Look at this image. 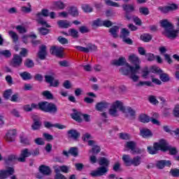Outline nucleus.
Instances as JSON below:
<instances>
[{"label":"nucleus","instance_id":"8fccbe9b","mask_svg":"<svg viewBox=\"0 0 179 179\" xmlns=\"http://www.w3.org/2000/svg\"><path fill=\"white\" fill-rule=\"evenodd\" d=\"M127 113L130 115V120H135L136 113L135 112V110L134 109H132V108H128Z\"/></svg>","mask_w":179,"mask_h":179},{"label":"nucleus","instance_id":"680f3d73","mask_svg":"<svg viewBox=\"0 0 179 179\" xmlns=\"http://www.w3.org/2000/svg\"><path fill=\"white\" fill-rule=\"evenodd\" d=\"M57 40L59 43H60V44H68V43H69V41H68L66 38H64L62 36H59L57 38Z\"/></svg>","mask_w":179,"mask_h":179},{"label":"nucleus","instance_id":"6e6d98bb","mask_svg":"<svg viewBox=\"0 0 179 179\" xmlns=\"http://www.w3.org/2000/svg\"><path fill=\"white\" fill-rule=\"evenodd\" d=\"M1 55H3V57H5V58H10V57H12V53L10 52V50H1Z\"/></svg>","mask_w":179,"mask_h":179},{"label":"nucleus","instance_id":"412c9836","mask_svg":"<svg viewBox=\"0 0 179 179\" xmlns=\"http://www.w3.org/2000/svg\"><path fill=\"white\" fill-rule=\"evenodd\" d=\"M47 57V46L42 45L39 47V51L38 52V57L39 59H45Z\"/></svg>","mask_w":179,"mask_h":179},{"label":"nucleus","instance_id":"6e6552de","mask_svg":"<svg viewBox=\"0 0 179 179\" xmlns=\"http://www.w3.org/2000/svg\"><path fill=\"white\" fill-rule=\"evenodd\" d=\"M164 139L162 138L158 142L154 143L152 147H148V153L150 155H157L159 150L163 152Z\"/></svg>","mask_w":179,"mask_h":179},{"label":"nucleus","instance_id":"aec40b11","mask_svg":"<svg viewBox=\"0 0 179 179\" xmlns=\"http://www.w3.org/2000/svg\"><path fill=\"white\" fill-rule=\"evenodd\" d=\"M108 107H110V103L106 101L99 102L95 106V108L97 111H104V110H106Z\"/></svg>","mask_w":179,"mask_h":179},{"label":"nucleus","instance_id":"cd10ccee","mask_svg":"<svg viewBox=\"0 0 179 179\" xmlns=\"http://www.w3.org/2000/svg\"><path fill=\"white\" fill-rule=\"evenodd\" d=\"M138 121L143 124H148V122H150V117L145 113H141L138 115Z\"/></svg>","mask_w":179,"mask_h":179},{"label":"nucleus","instance_id":"6ab92c4d","mask_svg":"<svg viewBox=\"0 0 179 179\" xmlns=\"http://www.w3.org/2000/svg\"><path fill=\"white\" fill-rule=\"evenodd\" d=\"M68 138L70 139H73L74 141H78L80 138V133L76 129H71L67 131Z\"/></svg>","mask_w":179,"mask_h":179},{"label":"nucleus","instance_id":"473e14b6","mask_svg":"<svg viewBox=\"0 0 179 179\" xmlns=\"http://www.w3.org/2000/svg\"><path fill=\"white\" fill-rule=\"evenodd\" d=\"M69 153L73 157H78V156H79V150L77 147H71L69 150Z\"/></svg>","mask_w":179,"mask_h":179},{"label":"nucleus","instance_id":"0e129e2a","mask_svg":"<svg viewBox=\"0 0 179 179\" xmlns=\"http://www.w3.org/2000/svg\"><path fill=\"white\" fill-rule=\"evenodd\" d=\"M55 5L59 9H61V10L65 9V4H64V2H62V1H56L55 3Z\"/></svg>","mask_w":179,"mask_h":179},{"label":"nucleus","instance_id":"c9c22d12","mask_svg":"<svg viewBox=\"0 0 179 179\" xmlns=\"http://www.w3.org/2000/svg\"><path fill=\"white\" fill-rule=\"evenodd\" d=\"M129 34H130L129 30H128L126 28H122L120 31V37L123 40L124 38H127V37H129Z\"/></svg>","mask_w":179,"mask_h":179},{"label":"nucleus","instance_id":"f8f14e48","mask_svg":"<svg viewBox=\"0 0 179 179\" xmlns=\"http://www.w3.org/2000/svg\"><path fill=\"white\" fill-rule=\"evenodd\" d=\"M162 152H169V155L174 156L178 153V150L176 147L171 146L167 141L164 139V148H162Z\"/></svg>","mask_w":179,"mask_h":179},{"label":"nucleus","instance_id":"dca6fc26","mask_svg":"<svg viewBox=\"0 0 179 179\" xmlns=\"http://www.w3.org/2000/svg\"><path fill=\"white\" fill-rule=\"evenodd\" d=\"M31 156V152L29 148H24L21 150L20 157L17 158V161L20 163H24L26 162L27 157H30Z\"/></svg>","mask_w":179,"mask_h":179},{"label":"nucleus","instance_id":"a19ab883","mask_svg":"<svg viewBox=\"0 0 179 179\" xmlns=\"http://www.w3.org/2000/svg\"><path fill=\"white\" fill-rule=\"evenodd\" d=\"M81 8L83 10H84V12H85L86 13H90L93 12V8H92L89 4H82Z\"/></svg>","mask_w":179,"mask_h":179},{"label":"nucleus","instance_id":"c03bdc74","mask_svg":"<svg viewBox=\"0 0 179 179\" xmlns=\"http://www.w3.org/2000/svg\"><path fill=\"white\" fill-rule=\"evenodd\" d=\"M8 34H9L10 37H11V38L13 39V41H14V43H16L17 41V40H19V36H17V34H16V32H15L13 31H9Z\"/></svg>","mask_w":179,"mask_h":179},{"label":"nucleus","instance_id":"49530a36","mask_svg":"<svg viewBox=\"0 0 179 179\" xmlns=\"http://www.w3.org/2000/svg\"><path fill=\"white\" fill-rule=\"evenodd\" d=\"M101 150V148H100V146L95 145H93L92 150H90V153H94V155H97L98 153H100Z\"/></svg>","mask_w":179,"mask_h":179},{"label":"nucleus","instance_id":"39448f33","mask_svg":"<svg viewBox=\"0 0 179 179\" xmlns=\"http://www.w3.org/2000/svg\"><path fill=\"white\" fill-rule=\"evenodd\" d=\"M38 110H41V111H44L45 113H50V114H57L58 107L54 103L43 101L38 103Z\"/></svg>","mask_w":179,"mask_h":179},{"label":"nucleus","instance_id":"774afa93","mask_svg":"<svg viewBox=\"0 0 179 179\" xmlns=\"http://www.w3.org/2000/svg\"><path fill=\"white\" fill-rule=\"evenodd\" d=\"M34 142L36 145H45V142L43 140V138H37L34 140Z\"/></svg>","mask_w":179,"mask_h":179},{"label":"nucleus","instance_id":"de8ad7c7","mask_svg":"<svg viewBox=\"0 0 179 179\" xmlns=\"http://www.w3.org/2000/svg\"><path fill=\"white\" fill-rule=\"evenodd\" d=\"M28 6H22L21 7V12H22V13H30L31 12V5L30 4V3H28Z\"/></svg>","mask_w":179,"mask_h":179},{"label":"nucleus","instance_id":"bf43d9fd","mask_svg":"<svg viewBox=\"0 0 179 179\" xmlns=\"http://www.w3.org/2000/svg\"><path fill=\"white\" fill-rule=\"evenodd\" d=\"M152 86V82L150 81H140L136 86Z\"/></svg>","mask_w":179,"mask_h":179},{"label":"nucleus","instance_id":"4c0bfd02","mask_svg":"<svg viewBox=\"0 0 179 179\" xmlns=\"http://www.w3.org/2000/svg\"><path fill=\"white\" fill-rule=\"evenodd\" d=\"M122 159L125 166H131V162L132 159H131V156H129V155H123Z\"/></svg>","mask_w":179,"mask_h":179},{"label":"nucleus","instance_id":"864d4df0","mask_svg":"<svg viewBox=\"0 0 179 179\" xmlns=\"http://www.w3.org/2000/svg\"><path fill=\"white\" fill-rule=\"evenodd\" d=\"M15 29L20 34H23L27 32V29H26V28L22 25L17 26Z\"/></svg>","mask_w":179,"mask_h":179},{"label":"nucleus","instance_id":"37998d69","mask_svg":"<svg viewBox=\"0 0 179 179\" xmlns=\"http://www.w3.org/2000/svg\"><path fill=\"white\" fill-rule=\"evenodd\" d=\"M101 26H103V21H101V19L98 18L92 21V27H100Z\"/></svg>","mask_w":179,"mask_h":179},{"label":"nucleus","instance_id":"0eeeda50","mask_svg":"<svg viewBox=\"0 0 179 179\" xmlns=\"http://www.w3.org/2000/svg\"><path fill=\"white\" fill-rule=\"evenodd\" d=\"M50 11L48 10V9H42L41 12L38 13L36 14V22L39 24H42V26H45V27H51V26H50L47 22L45 20H44V19L43 18V16L44 17H48V16H50Z\"/></svg>","mask_w":179,"mask_h":179},{"label":"nucleus","instance_id":"338daca9","mask_svg":"<svg viewBox=\"0 0 179 179\" xmlns=\"http://www.w3.org/2000/svg\"><path fill=\"white\" fill-rule=\"evenodd\" d=\"M102 26H104L105 27H111L113 26V22L108 20L102 21Z\"/></svg>","mask_w":179,"mask_h":179},{"label":"nucleus","instance_id":"ea45409f","mask_svg":"<svg viewBox=\"0 0 179 179\" xmlns=\"http://www.w3.org/2000/svg\"><path fill=\"white\" fill-rule=\"evenodd\" d=\"M20 142L22 145H24V146L30 145V141H29V138L24 136H20Z\"/></svg>","mask_w":179,"mask_h":179},{"label":"nucleus","instance_id":"9d476101","mask_svg":"<svg viewBox=\"0 0 179 179\" xmlns=\"http://www.w3.org/2000/svg\"><path fill=\"white\" fill-rule=\"evenodd\" d=\"M125 148L131 150V155H141L142 150L136 148V143L135 141H127Z\"/></svg>","mask_w":179,"mask_h":179},{"label":"nucleus","instance_id":"3c124183","mask_svg":"<svg viewBox=\"0 0 179 179\" xmlns=\"http://www.w3.org/2000/svg\"><path fill=\"white\" fill-rule=\"evenodd\" d=\"M139 13L141 15H144L145 16H147V15H149V13H150V12L149 11V8H148V7L139 8Z\"/></svg>","mask_w":179,"mask_h":179},{"label":"nucleus","instance_id":"09e8293b","mask_svg":"<svg viewBox=\"0 0 179 179\" xmlns=\"http://www.w3.org/2000/svg\"><path fill=\"white\" fill-rule=\"evenodd\" d=\"M38 31H39V34L41 36H47L48 33H50V29L44 27L38 28Z\"/></svg>","mask_w":179,"mask_h":179},{"label":"nucleus","instance_id":"58836bf2","mask_svg":"<svg viewBox=\"0 0 179 179\" xmlns=\"http://www.w3.org/2000/svg\"><path fill=\"white\" fill-rule=\"evenodd\" d=\"M69 35L73 37V38H79V32L75 29H69Z\"/></svg>","mask_w":179,"mask_h":179},{"label":"nucleus","instance_id":"f257e3e1","mask_svg":"<svg viewBox=\"0 0 179 179\" xmlns=\"http://www.w3.org/2000/svg\"><path fill=\"white\" fill-rule=\"evenodd\" d=\"M129 62L133 66H130L128 63L127 64V69L125 68H120V72L122 73V75H124V76H128L129 75V78L133 80V82H138L139 80V76H138L136 74L139 73V69H141V59L139 57L135 55L131 54L129 56Z\"/></svg>","mask_w":179,"mask_h":179},{"label":"nucleus","instance_id":"f03ea898","mask_svg":"<svg viewBox=\"0 0 179 179\" xmlns=\"http://www.w3.org/2000/svg\"><path fill=\"white\" fill-rule=\"evenodd\" d=\"M17 156L15 154H11L3 159L6 169L0 170V179H6L15 174V167L12 165L15 163V160H17Z\"/></svg>","mask_w":179,"mask_h":179},{"label":"nucleus","instance_id":"69168bd1","mask_svg":"<svg viewBox=\"0 0 179 179\" xmlns=\"http://www.w3.org/2000/svg\"><path fill=\"white\" fill-rule=\"evenodd\" d=\"M145 57L149 62L155 61V55L152 53H146Z\"/></svg>","mask_w":179,"mask_h":179},{"label":"nucleus","instance_id":"4468645a","mask_svg":"<svg viewBox=\"0 0 179 179\" xmlns=\"http://www.w3.org/2000/svg\"><path fill=\"white\" fill-rule=\"evenodd\" d=\"M178 6L176 3H172L169 6H159L158 10H160L162 13H169V12H173V10H177Z\"/></svg>","mask_w":179,"mask_h":179},{"label":"nucleus","instance_id":"20e7f679","mask_svg":"<svg viewBox=\"0 0 179 179\" xmlns=\"http://www.w3.org/2000/svg\"><path fill=\"white\" fill-rule=\"evenodd\" d=\"M161 27L165 30V36L170 40H175L178 37L179 30L174 29V25L168 20H162L159 22Z\"/></svg>","mask_w":179,"mask_h":179},{"label":"nucleus","instance_id":"72a5a7b5","mask_svg":"<svg viewBox=\"0 0 179 179\" xmlns=\"http://www.w3.org/2000/svg\"><path fill=\"white\" fill-rule=\"evenodd\" d=\"M159 79L164 83L170 82L171 80L170 76L163 72L159 74Z\"/></svg>","mask_w":179,"mask_h":179},{"label":"nucleus","instance_id":"2eb2a0df","mask_svg":"<svg viewBox=\"0 0 179 179\" xmlns=\"http://www.w3.org/2000/svg\"><path fill=\"white\" fill-rule=\"evenodd\" d=\"M50 52L52 55H55L58 58H62L64 57V48L52 46L50 49Z\"/></svg>","mask_w":179,"mask_h":179},{"label":"nucleus","instance_id":"1a4fd4ad","mask_svg":"<svg viewBox=\"0 0 179 179\" xmlns=\"http://www.w3.org/2000/svg\"><path fill=\"white\" fill-rule=\"evenodd\" d=\"M75 48L78 50V51H80L81 52H86V53L92 52L93 51H97V46L92 43H89L87 45L86 48L76 45Z\"/></svg>","mask_w":179,"mask_h":179},{"label":"nucleus","instance_id":"79ce46f5","mask_svg":"<svg viewBox=\"0 0 179 179\" xmlns=\"http://www.w3.org/2000/svg\"><path fill=\"white\" fill-rule=\"evenodd\" d=\"M43 97H45L48 100H54V95L48 90L42 92Z\"/></svg>","mask_w":179,"mask_h":179},{"label":"nucleus","instance_id":"c85d7f7f","mask_svg":"<svg viewBox=\"0 0 179 179\" xmlns=\"http://www.w3.org/2000/svg\"><path fill=\"white\" fill-rule=\"evenodd\" d=\"M142 163V157L141 156H136L131 159L130 166H134V167H138Z\"/></svg>","mask_w":179,"mask_h":179},{"label":"nucleus","instance_id":"a211bd4d","mask_svg":"<svg viewBox=\"0 0 179 179\" xmlns=\"http://www.w3.org/2000/svg\"><path fill=\"white\" fill-rule=\"evenodd\" d=\"M32 120L34 121L33 124L31 126V128L33 131H38L41 128V120H40V117L36 115H34L32 117Z\"/></svg>","mask_w":179,"mask_h":179},{"label":"nucleus","instance_id":"4d7b16f0","mask_svg":"<svg viewBox=\"0 0 179 179\" xmlns=\"http://www.w3.org/2000/svg\"><path fill=\"white\" fill-rule=\"evenodd\" d=\"M79 31L82 34H85V33H89L90 31V29L86 26H81L79 27Z\"/></svg>","mask_w":179,"mask_h":179},{"label":"nucleus","instance_id":"e433bc0d","mask_svg":"<svg viewBox=\"0 0 179 179\" xmlns=\"http://www.w3.org/2000/svg\"><path fill=\"white\" fill-rule=\"evenodd\" d=\"M20 76L22 77L23 80H30L33 76H31V74L27 71H24L22 73H20Z\"/></svg>","mask_w":179,"mask_h":179},{"label":"nucleus","instance_id":"603ef678","mask_svg":"<svg viewBox=\"0 0 179 179\" xmlns=\"http://www.w3.org/2000/svg\"><path fill=\"white\" fill-rule=\"evenodd\" d=\"M13 92L11 89L7 90L3 93V97L6 100H9L10 99V96H12V94Z\"/></svg>","mask_w":179,"mask_h":179},{"label":"nucleus","instance_id":"ddd939ff","mask_svg":"<svg viewBox=\"0 0 179 179\" xmlns=\"http://www.w3.org/2000/svg\"><path fill=\"white\" fill-rule=\"evenodd\" d=\"M23 62V58L22 56L19 55H15L10 62V65L13 66V68H20L22 66V64Z\"/></svg>","mask_w":179,"mask_h":179},{"label":"nucleus","instance_id":"423d86ee","mask_svg":"<svg viewBox=\"0 0 179 179\" xmlns=\"http://www.w3.org/2000/svg\"><path fill=\"white\" fill-rule=\"evenodd\" d=\"M117 108H119L120 111H122V113H125V106H124V103L121 102V101H116L113 103L109 109L110 115L112 117H118V110H117Z\"/></svg>","mask_w":179,"mask_h":179},{"label":"nucleus","instance_id":"5fc2aeb1","mask_svg":"<svg viewBox=\"0 0 179 179\" xmlns=\"http://www.w3.org/2000/svg\"><path fill=\"white\" fill-rule=\"evenodd\" d=\"M105 3L108 6H115V8H120V4H118V3L111 1V0H105Z\"/></svg>","mask_w":179,"mask_h":179},{"label":"nucleus","instance_id":"13d9d810","mask_svg":"<svg viewBox=\"0 0 179 179\" xmlns=\"http://www.w3.org/2000/svg\"><path fill=\"white\" fill-rule=\"evenodd\" d=\"M173 114L174 115V117H176V118H179V104L176 105L173 110Z\"/></svg>","mask_w":179,"mask_h":179},{"label":"nucleus","instance_id":"7c9ffc66","mask_svg":"<svg viewBox=\"0 0 179 179\" xmlns=\"http://www.w3.org/2000/svg\"><path fill=\"white\" fill-rule=\"evenodd\" d=\"M122 8L124 12H135V6L134 4H123Z\"/></svg>","mask_w":179,"mask_h":179},{"label":"nucleus","instance_id":"e2e57ef3","mask_svg":"<svg viewBox=\"0 0 179 179\" xmlns=\"http://www.w3.org/2000/svg\"><path fill=\"white\" fill-rule=\"evenodd\" d=\"M170 174H171L173 177H179V169H171Z\"/></svg>","mask_w":179,"mask_h":179},{"label":"nucleus","instance_id":"f3484780","mask_svg":"<svg viewBox=\"0 0 179 179\" xmlns=\"http://www.w3.org/2000/svg\"><path fill=\"white\" fill-rule=\"evenodd\" d=\"M110 64L115 66H123L122 68L127 69V64L128 63L127 62L125 57H121L118 59L112 60Z\"/></svg>","mask_w":179,"mask_h":179},{"label":"nucleus","instance_id":"052dcab7","mask_svg":"<svg viewBox=\"0 0 179 179\" xmlns=\"http://www.w3.org/2000/svg\"><path fill=\"white\" fill-rule=\"evenodd\" d=\"M29 54V50L27 49L22 48H21V51L20 52V57H27V55Z\"/></svg>","mask_w":179,"mask_h":179},{"label":"nucleus","instance_id":"2f4dec72","mask_svg":"<svg viewBox=\"0 0 179 179\" xmlns=\"http://www.w3.org/2000/svg\"><path fill=\"white\" fill-rule=\"evenodd\" d=\"M69 15H71L73 17H76L79 16V11L78 10V8L75 6L70 7L69 10Z\"/></svg>","mask_w":179,"mask_h":179},{"label":"nucleus","instance_id":"9b49d317","mask_svg":"<svg viewBox=\"0 0 179 179\" xmlns=\"http://www.w3.org/2000/svg\"><path fill=\"white\" fill-rule=\"evenodd\" d=\"M55 74L45 76V81L49 83L50 87H58L59 86V80H55Z\"/></svg>","mask_w":179,"mask_h":179},{"label":"nucleus","instance_id":"a878e982","mask_svg":"<svg viewBox=\"0 0 179 179\" xmlns=\"http://www.w3.org/2000/svg\"><path fill=\"white\" fill-rule=\"evenodd\" d=\"M108 31L113 38H118V32L120 31V27L113 26L108 29Z\"/></svg>","mask_w":179,"mask_h":179},{"label":"nucleus","instance_id":"393cba45","mask_svg":"<svg viewBox=\"0 0 179 179\" xmlns=\"http://www.w3.org/2000/svg\"><path fill=\"white\" fill-rule=\"evenodd\" d=\"M140 135L143 138H152L153 136V133L149 129H141L140 130Z\"/></svg>","mask_w":179,"mask_h":179},{"label":"nucleus","instance_id":"a18cd8bd","mask_svg":"<svg viewBox=\"0 0 179 179\" xmlns=\"http://www.w3.org/2000/svg\"><path fill=\"white\" fill-rule=\"evenodd\" d=\"M141 38L145 43H149V41H150V40H152V35H150L149 34H145L141 36Z\"/></svg>","mask_w":179,"mask_h":179},{"label":"nucleus","instance_id":"b1692460","mask_svg":"<svg viewBox=\"0 0 179 179\" xmlns=\"http://www.w3.org/2000/svg\"><path fill=\"white\" fill-rule=\"evenodd\" d=\"M73 113L71 115V117L73 120L75 121H77V122H82V114L80 112L76 110V109H73Z\"/></svg>","mask_w":179,"mask_h":179},{"label":"nucleus","instance_id":"5701e85b","mask_svg":"<svg viewBox=\"0 0 179 179\" xmlns=\"http://www.w3.org/2000/svg\"><path fill=\"white\" fill-rule=\"evenodd\" d=\"M39 171L43 176H51V173H52L50 166L45 165H41L39 166Z\"/></svg>","mask_w":179,"mask_h":179},{"label":"nucleus","instance_id":"c756f323","mask_svg":"<svg viewBox=\"0 0 179 179\" xmlns=\"http://www.w3.org/2000/svg\"><path fill=\"white\" fill-rule=\"evenodd\" d=\"M57 24L59 27H61L62 29H68V27H71V24L66 20H59Z\"/></svg>","mask_w":179,"mask_h":179},{"label":"nucleus","instance_id":"bb28decb","mask_svg":"<svg viewBox=\"0 0 179 179\" xmlns=\"http://www.w3.org/2000/svg\"><path fill=\"white\" fill-rule=\"evenodd\" d=\"M165 166H171V162L167 161V160H160L157 162V167L160 170H162V169H164Z\"/></svg>","mask_w":179,"mask_h":179},{"label":"nucleus","instance_id":"7ed1b4c3","mask_svg":"<svg viewBox=\"0 0 179 179\" xmlns=\"http://www.w3.org/2000/svg\"><path fill=\"white\" fill-rule=\"evenodd\" d=\"M98 164L101 166L90 173L91 177H101L108 173V166H110V160H108V159L104 157H100L98 161Z\"/></svg>","mask_w":179,"mask_h":179},{"label":"nucleus","instance_id":"f704fd0d","mask_svg":"<svg viewBox=\"0 0 179 179\" xmlns=\"http://www.w3.org/2000/svg\"><path fill=\"white\" fill-rule=\"evenodd\" d=\"M24 65L26 68H34V62L31 59L27 58L24 62Z\"/></svg>","mask_w":179,"mask_h":179},{"label":"nucleus","instance_id":"4be33fe9","mask_svg":"<svg viewBox=\"0 0 179 179\" xmlns=\"http://www.w3.org/2000/svg\"><path fill=\"white\" fill-rule=\"evenodd\" d=\"M15 136H16V129L10 130L6 134L5 139L7 142H15Z\"/></svg>","mask_w":179,"mask_h":179}]
</instances>
